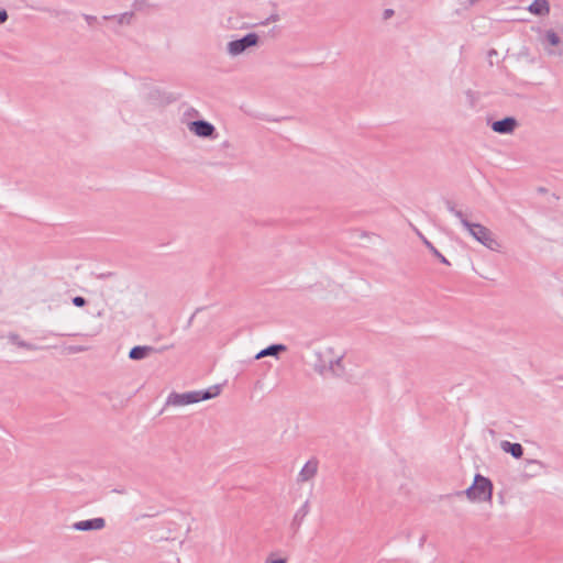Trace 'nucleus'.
Returning a JSON list of instances; mask_svg holds the SVG:
<instances>
[{
  "label": "nucleus",
  "instance_id": "nucleus-19",
  "mask_svg": "<svg viewBox=\"0 0 563 563\" xmlns=\"http://www.w3.org/2000/svg\"><path fill=\"white\" fill-rule=\"evenodd\" d=\"M316 362L313 363V369L320 374L324 375L329 371V361L323 360V353L322 352H316Z\"/></svg>",
  "mask_w": 563,
  "mask_h": 563
},
{
  "label": "nucleus",
  "instance_id": "nucleus-29",
  "mask_svg": "<svg viewBox=\"0 0 563 563\" xmlns=\"http://www.w3.org/2000/svg\"><path fill=\"white\" fill-rule=\"evenodd\" d=\"M393 15H394V10L393 9H385L384 12H383V19L384 20H388Z\"/></svg>",
  "mask_w": 563,
  "mask_h": 563
},
{
  "label": "nucleus",
  "instance_id": "nucleus-10",
  "mask_svg": "<svg viewBox=\"0 0 563 563\" xmlns=\"http://www.w3.org/2000/svg\"><path fill=\"white\" fill-rule=\"evenodd\" d=\"M309 510H310L309 501L306 500L301 505V507L296 511V514L294 516V519L291 521V525H290V527H291V529L294 530L295 533L299 530L303 519L309 514Z\"/></svg>",
  "mask_w": 563,
  "mask_h": 563
},
{
  "label": "nucleus",
  "instance_id": "nucleus-9",
  "mask_svg": "<svg viewBox=\"0 0 563 563\" xmlns=\"http://www.w3.org/2000/svg\"><path fill=\"white\" fill-rule=\"evenodd\" d=\"M417 235L420 238L424 246L430 251V253L438 258L442 264L450 266L451 263L449 260L442 255V253L419 231L416 229Z\"/></svg>",
  "mask_w": 563,
  "mask_h": 563
},
{
  "label": "nucleus",
  "instance_id": "nucleus-17",
  "mask_svg": "<svg viewBox=\"0 0 563 563\" xmlns=\"http://www.w3.org/2000/svg\"><path fill=\"white\" fill-rule=\"evenodd\" d=\"M542 42H543L544 48L547 51L550 49L548 46L556 47V46H559L562 43L559 34L555 31H553V30H547L545 31L544 37H543Z\"/></svg>",
  "mask_w": 563,
  "mask_h": 563
},
{
  "label": "nucleus",
  "instance_id": "nucleus-13",
  "mask_svg": "<svg viewBox=\"0 0 563 563\" xmlns=\"http://www.w3.org/2000/svg\"><path fill=\"white\" fill-rule=\"evenodd\" d=\"M287 350L285 344L276 343L271 344L267 347L263 349L261 352H258L255 356L256 360L262 358L264 356H275L278 357V355L282 352H285Z\"/></svg>",
  "mask_w": 563,
  "mask_h": 563
},
{
  "label": "nucleus",
  "instance_id": "nucleus-35",
  "mask_svg": "<svg viewBox=\"0 0 563 563\" xmlns=\"http://www.w3.org/2000/svg\"><path fill=\"white\" fill-rule=\"evenodd\" d=\"M539 191H540V192H545V191H547V189H545V188L540 187V188H539Z\"/></svg>",
  "mask_w": 563,
  "mask_h": 563
},
{
  "label": "nucleus",
  "instance_id": "nucleus-15",
  "mask_svg": "<svg viewBox=\"0 0 563 563\" xmlns=\"http://www.w3.org/2000/svg\"><path fill=\"white\" fill-rule=\"evenodd\" d=\"M222 385L216 384L202 390H196L198 393V401L209 400L217 397L221 393Z\"/></svg>",
  "mask_w": 563,
  "mask_h": 563
},
{
  "label": "nucleus",
  "instance_id": "nucleus-4",
  "mask_svg": "<svg viewBox=\"0 0 563 563\" xmlns=\"http://www.w3.org/2000/svg\"><path fill=\"white\" fill-rule=\"evenodd\" d=\"M188 129L199 137L216 140L218 133L216 126L206 120H195L188 123Z\"/></svg>",
  "mask_w": 563,
  "mask_h": 563
},
{
  "label": "nucleus",
  "instance_id": "nucleus-26",
  "mask_svg": "<svg viewBox=\"0 0 563 563\" xmlns=\"http://www.w3.org/2000/svg\"><path fill=\"white\" fill-rule=\"evenodd\" d=\"M82 16L86 20V22L88 23V25H93L98 21L97 16L91 15V14H82Z\"/></svg>",
  "mask_w": 563,
  "mask_h": 563
},
{
  "label": "nucleus",
  "instance_id": "nucleus-21",
  "mask_svg": "<svg viewBox=\"0 0 563 563\" xmlns=\"http://www.w3.org/2000/svg\"><path fill=\"white\" fill-rule=\"evenodd\" d=\"M444 203L448 211L451 212L454 217H456L460 220L461 224L463 225V219H466L465 214L461 210H457L455 208V203L452 200L446 199Z\"/></svg>",
  "mask_w": 563,
  "mask_h": 563
},
{
  "label": "nucleus",
  "instance_id": "nucleus-28",
  "mask_svg": "<svg viewBox=\"0 0 563 563\" xmlns=\"http://www.w3.org/2000/svg\"><path fill=\"white\" fill-rule=\"evenodd\" d=\"M9 19L8 12L4 9H0V25L5 23Z\"/></svg>",
  "mask_w": 563,
  "mask_h": 563
},
{
  "label": "nucleus",
  "instance_id": "nucleus-25",
  "mask_svg": "<svg viewBox=\"0 0 563 563\" xmlns=\"http://www.w3.org/2000/svg\"><path fill=\"white\" fill-rule=\"evenodd\" d=\"M278 20H279V15L277 13H273L265 21H263L262 24L267 25L272 22H277Z\"/></svg>",
  "mask_w": 563,
  "mask_h": 563
},
{
  "label": "nucleus",
  "instance_id": "nucleus-2",
  "mask_svg": "<svg viewBox=\"0 0 563 563\" xmlns=\"http://www.w3.org/2000/svg\"><path fill=\"white\" fill-rule=\"evenodd\" d=\"M463 227L468 233L481 244L492 251H498L500 244L495 239L493 232L481 223H473L467 219H463Z\"/></svg>",
  "mask_w": 563,
  "mask_h": 563
},
{
  "label": "nucleus",
  "instance_id": "nucleus-23",
  "mask_svg": "<svg viewBox=\"0 0 563 563\" xmlns=\"http://www.w3.org/2000/svg\"><path fill=\"white\" fill-rule=\"evenodd\" d=\"M465 97L468 106L471 108H474L476 106V102L478 101L477 92L473 91L472 89H468L465 91Z\"/></svg>",
  "mask_w": 563,
  "mask_h": 563
},
{
  "label": "nucleus",
  "instance_id": "nucleus-8",
  "mask_svg": "<svg viewBox=\"0 0 563 563\" xmlns=\"http://www.w3.org/2000/svg\"><path fill=\"white\" fill-rule=\"evenodd\" d=\"M155 347L150 345H135L129 352V358L133 361H141L146 358L150 354L155 352Z\"/></svg>",
  "mask_w": 563,
  "mask_h": 563
},
{
  "label": "nucleus",
  "instance_id": "nucleus-27",
  "mask_svg": "<svg viewBox=\"0 0 563 563\" xmlns=\"http://www.w3.org/2000/svg\"><path fill=\"white\" fill-rule=\"evenodd\" d=\"M265 563H287V560L286 559H273V554H271Z\"/></svg>",
  "mask_w": 563,
  "mask_h": 563
},
{
  "label": "nucleus",
  "instance_id": "nucleus-1",
  "mask_svg": "<svg viewBox=\"0 0 563 563\" xmlns=\"http://www.w3.org/2000/svg\"><path fill=\"white\" fill-rule=\"evenodd\" d=\"M493 482L488 477L476 473L470 487L465 490L455 492L453 495H465L471 501H490L493 498Z\"/></svg>",
  "mask_w": 563,
  "mask_h": 563
},
{
  "label": "nucleus",
  "instance_id": "nucleus-5",
  "mask_svg": "<svg viewBox=\"0 0 563 563\" xmlns=\"http://www.w3.org/2000/svg\"><path fill=\"white\" fill-rule=\"evenodd\" d=\"M198 401V393L196 390L186 391L183 394L173 391L168 395L166 405L167 406H186L196 404Z\"/></svg>",
  "mask_w": 563,
  "mask_h": 563
},
{
  "label": "nucleus",
  "instance_id": "nucleus-14",
  "mask_svg": "<svg viewBox=\"0 0 563 563\" xmlns=\"http://www.w3.org/2000/svg\"><path fill=\"white\" fill-rule=\"evenodd\" d=\"M500 448L515 459H520L523 455V448L520 443L501 441Z\"/></svg>",
  "mask_w": 563,
  "mask_h": 563
},
{
  "label": "nucleus",
  "instance_id": "nucleus-11",
  "mask_svg": "<svg viewBox=\"0 0 563 563\" xmlns=\"http://www.w3.org/2000/svg\"><path fill=\"white\" fill-rule=\"evenodd\" d=\"M318 471V461L309 460L299 472V481L307 482L313 478Z\"/></svg>",
  "mask_w": 563,
  "mask_h": 563
},
{
  "label": "nucleus",
  "instance_id": "nucleus-33",
  "mask_svg": "<svg viewBox=\"0 0 563 563\" xmlns=\"http://www.w3.org/2000/svg\"><path fill=\"white\" fill-rule=\"evenodd\" d=\"M497 54L498 53H497V51L495 48H492V49L488 51V57L489 58L493 57V56H496Z\"/></svg>",
  "mask_w": 563,
  "mask_h": 563
},
{
  "label": "nucleus",
  "instance_id": "nucleus-30",
  "mask_svg": "<svg viewBox=\"0 0 563 563\" xmlns=\"http://www.w3.org/2000/svg\"><path fill=\"white\" fill-rule=\"evenodd\" d=\"M85 350L86 347L81 345L69 346V351L73 353L84 352Z\"/></svg>",
  "mask_w": 563,
  "mask_h": 563
},
{
  "label": "nucleus",
  "instance_id": "nucleus-16",
  "mask_svg": "<svg viewBox=\"0 0 563 563\" xmlns=\"http://www.w3.org/2000/svg\"><path fill=\"white\" fill-rule=\"evenodd\" d=\"M544 467L543 463L538 460H527L525 464V475L532 477L540 474Z\"/></svg>",
  "mask_w": 563,
  "mask_h": 563
},
{
  "label": "nucleus",
  "instance_id": "nucleus-32",
  "mask_svg": "<svg viewBox=\"0 0 563 563\" xmlns=\"http://www.w3.org/2000/svg\"><path fill=\"white\" fill-rule=\"evenodd\" d=\"M178 98L172 93L168 95V97H166V101L167 102H174L176 101Z\"/></svg>",
  "mask_w": 563,
  "mask_h": 563
},
{
  "label": "nucleus",
  "instance_id": "nucleus-12",
  "mask_svg": "<svg viewBox=\"0 0 563 563\" xmlns=\"http://www.w3.org/2000/svg\"><path fill=\"white\" fill-rule=\"evenodd\" d=\"M528 10L537 16H544L550 13V3L548 0H533Z\"/></svg>",
  "mask_w": 563,
  "mask_h": 563
},
{
  "label": "nucleus",
  "instance_id": "nucleus-20",
  "mask_svg": "<svg viewBox=\"0 0 563 563\" xmlns=\"http://www.w3.org/2000/svg\"><path fill=\"white\" fill-rule=\"evenodd\" d=\"M8 339L12 344H15L16 346H19L21 349H25L29 351L36 350V346L34 344L22 340L18 333H13V332L9 333Z\"/></svg>",
  "mask_w": 563,
  "mask_h": 563
},
{
  "label": "nucleus",
  "instance_id": "nucleus-31",
  "mask_svg": "<svg viewBox=\"0 0 563 563\" xmlns=\"http://www.w3.org/2000/svg\"><path fill=\"white\" fill-rule=\"evenodd\" d=\"M559 46H560V48H559V51H558V52H555V51H553V49H548V53H549L550 55H552V54H558V55H560V56H563V42H562Z\"/></svg>",
  "mask_w": 563,
  "mask_h": 563
},
{
  "label": "nucleus",
  "instance_id": "nucleus-18",
  "mask_svg": "<svg viewBox=\"0 0 563 563\" xmlns=\"http://www.w3.org/2000/svg\"><path fill=\"white\" fill-rule=\"evenodd\" d=\"M133 16H134V13L132 11H130V12H124L119 15H103L102 20L103 21L115 20L119 25H123V24L129 25V24H131Z\"/></svg>",
  "mask_w": 563,
  "mask_h": 563
},
{
  "label": "nucleus",
  "instance_id": "nucleus-3",
  "mask_svg": "<svg viewBox=\"0 0 563 563\" xmlns=\"http://www.w3.org/2000/svg\"><path fill=\"white\" fill-rule=\"evenodd\" d=\"M260 35L255 32H250L243 35L240 38L230 41L227 45V49L229 55L239 56L243 54L246 49L257 46L260 43Z\"/></svg>",
  "mask_w": 563,
  "mask_h": 563
},
{
  "label": "nucleus",
  "instance_id": "nucleus-7",
  "mask_svg": "<svg viewBox=\"0 0 563 563\" xmlns=\"http://www.w3.org/2000/svg\"><path fill=\"white\" fill-rule=\"evenodd\" d=\"M106 527V520L101 517L75 522L71 528L77 531L101 530Z\"/></svg>",
  "mask_w": 563,
  "mask_h": 563
},
{
  "label": "nucleus",
  "instance_id": "nucleus-24",
  "mask_svg": "<svg viewBox=\"0 0 563 563\" xmlns=\"http://www.w3.org/2000/svg\"><path fill=\"white\" fill-rule=\"evenodd\" d=\"M71 302L74 306L78 307V308H81L84 306L87 305V299L82 296H75L73 299H71Z\"/></svg>",
  "mask_w": 563,
  "mask_h": 563
},
{
  "label": "nucleus",
  "instance_id": "nucleus-34",
  "mask_svg": "<svg viewBox=\"0 0 563 563\" xmlns=\"http://www.w3.org/2000/svg\"><path fill=\"white\" fill-rule=\"evenodd\" d=\"M427 537L426 536H422L420 541H419V545L422 547L424 541H426Z\"/></svg>",
  "mask_w": 563,
  "mask_h": 563
},
{
  "label": "nucleus",
  "instance_id": "nucleus-6",
  "mask_svg": "<svg viewBox=\"0 0 563 563\" xmlns=\"http://www.w3.org/2000/svg\"><path fill=\"white\" fill-rule=\"evenodd\" d=\"M518 126V121L515 117H505L500 120L493 121L490 128L498 134H510Z\"/></svg>",
  "mask_w": 563,
  "mask_h": 563
},
{
  "label": "nucleus",
  "instance_id": "nucleus-22",
  "mask_svg": "<svg viewBox=\"0 0 563 563\" xmlns=\"http://www.w3.org/2000/svg\"><path fill=\"white\" fill-rule=\"evenodd\" d=\"M342 356H339L336 358H329V371H331L335 376H340L341 374L336 372V367H340L342 364Z\"/></svg>",
  "mask_w": 563,
  "mask_h": 563
}]
</instances>
